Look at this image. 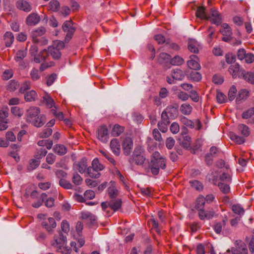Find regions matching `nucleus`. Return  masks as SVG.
<instances>
[{"label":"nucleus","mask_w":254,"mask_h":254,"mask_svg":"<svg viewBox=\"0 0 254 254\" xmlns=\"http://www.w3.org/2000/svg\"><path fill=\"white\" fill-rule=\"evenodd\" d=\"M198 42L195 40H190L188 43V49L190 51L193 53H197L198 52Z\"/></svg>","instance_id":"nucleus-28"},{"label":"nucleus","mask_w":254,"mask_h":254,"mask_svg":"<svg viewBox=\"0 0 254 254\" xmlns=\"http://www.w3.org/2000/svg\"><path fill=\"white\" fill-rule=\"evenodd\" d=\"M82 181V178L76 172H74L72 174V182L74 185L76 186L80 185Z\"/></svg>","instance_id":"nucleus-42"},{"label":"nucleus","mask_w":254,"mask_h":254,"mask_svg":"<svg viewBox=\"0 0 254 254\" xmlns=\"http://www.w3.org/2000/svg\"><path fill=\"white\" fill-rule=\"evenodd\" d=\"M41 225L50 233H52L53 229L56 227L57 224L54 218L50 217L48 220L43 221Z\"/></svg>","instance_id":"nucleus-13"},{"label":"nucleus","mask_w":254,"mask_h":254,"mask_svg":"<svg viewBox=\"0 0 254 254\" xmlns=\"http://www.w3.org/2000/svg\"><path fill=\"white\" fill-rule=\"evenodd\" d=\"M27 55L26 50H19L17 52L15 57V60L16 62L22 61Z\"/></svg>","instance_id":"nucleus-52"},{"label":"nucleus","mask_w":254,"mask_h":254,"mask_svg":"<svg viewBox=\"0 0 254 254\" xmlns=\"http://www.w3.org/2000/svg\"><path fill=\"white\" fill-rule=\"evenodd\" d=\"M242 117L243 119H251L252 121H249L250 122L254 123V108H251L246 112H244L242 114Z\"/></svg>","instance_id":"nucleus-33"},{"label":"nucleus","mask_w":254,"mask_h":254,"mask_svg":"<svg viewBox=\"0 0 254 254\" xmlns=\"http://www.w3.org/2000/svg\"><path fill=\"white\" fill-rule=\"evenodd\" d=\"M170 124V121L167 118L161 116V120L158 123V127L162 132H166L168 130V127Z\"/></svg>","instance_id":"nucleus-19"},{"label":"nucleus","mask_w":254,"mask_h":254,"mask_svg":"<svg viewBox=\"0 0 254 254\" xmlns=\"http://www.w3.org/2000/svg\"><path fill=\"white\" fill-rule=\"evenodd\" d=\"M190 183L192 188L197 190H201L203 189L202 184L197 180L190 181Z\"/></svg>","instance_id":"nucleus-58"},{"label":"nucleus","mask_w":254,"mask_h":254,"mask_svg":"<svg viewBox=\"0 0 254 254\" xmlns=\"http://www.w3.org/2000/svg\"><path fill=\"white\" fill-rule=\"evenodd\" d=\"M40 163V160L36 159H32L29 160L27 166V170L28 171H32L37 168Z\"/></svg>","instance_id":"nucleus-32"},{"label":"nucleus","mask_w":254,"mask_h":254,"mask_svg":"<svg viewBox=\"0 0 254 254\" xmlns=\"http://www.w3.org/2000/svg\"><path fill=\"white\" fill-rule=\"evenodd\" d=\"M110 147L112 152L119 155L121 152L120 144L117 139H113L110 142Z\"/></svg>","instance_id":"nucleus-21"},{"label":"nucleus","mask_w":254,"mask_h":254,"mask_svg":"<svg viewBox=\"0 0 254 254\" xmlns=\"http://www.w3.org/2000/svg\"><path fill=\"white\" fill-rule=\"evenodd\" d=\"M40 110L39 108L36 107H30L27 111V122H32L34 119H36L39 114Z\"/></svg>","instance_id":"nucleus-14"},{"label":"nucleus","mask_w":254,"mask_h":254,"mask_svg":"<svg viewBox=\"0 0 254 254\" xmlns=\"http://www.w3.org/2000/svg\"><path fill=\"white\" fill-rule=\"evenodd\" d=\"M30 77L33 81H36L41 77L40 72L36 68H33L30 73Z\"/></svg>","instance_id":"nucleus-48"},{"label":"nucleus","mask_w":254,"mask_h":254,"mask_svg":"<svg viewBox=\"0 0 254 254\" xmlns=\"http://www.w3.org/2000/svg\"><path fill=\"white\" fill-rule=\"evenodd\" d=\"M226 220H227V219H226L225 220L223 219L222 222L216 223L214 225L213 228L214 231L217 234L221 233V232L222 231V228L226 225Z\"/></svg>","instance_id":"nucleus-37"},{"label":"nucleus","mask_w":254,"mask_h":254,"mask_svg":"<svg viewBox=\"0 0 254 254\" xmlns=\"http://www.w3.org/2000/svg\"><path fill=\"white\" fill-rule=\"evenodd\" d=\"M46 32V29L44 27H40L31 32V36L32 38L33 42H38L39 37L43 35Z\"/></svg>","instance_id":"nucleus-18"},{"label":"nucleus","mask_w":254,"mask_h":254,"mask_svg":"<svg viewBox=\"0 0 254 254\" xmlns=\"http://www.w3.org/2000/svg\"><path fill=\"white\" fill-rule=\"evenodd\" d=\"M167 165L166 159L160 155L158 151H155L152 154L148 167L153 175L159 173L160 169L164 170Z\"/></svg>","instance_id":"nucleus-1"},{"label":"nucleus","mask_w":254,"mask_h":254,"mask_svg":"<svg viewBox=\"0 0 254 254\" xmlns=\"http://www.w3.org/2000/svg\"><path fill=\"white\" fill-rule=\"evenodd\" d=\"M47 195L46 193H42L41 194L40 199L38 200L37 202L33 203L32 206L34 208H38L41 206L44 201L47 199Z\"/></svg>","instance_id":"nucleus-47"},{"label":"nucleus","mask_w":254,"mask_h":254,"mask_svg":"<svg viewBox=\"0 0 254 254\" xmlns=\"http://www.w3.org/2000/svg\"><path fill=\"white\" fill-rule=\"evenodd\" d=\"M11 113L14 115L18 117H21L23 115V110L19 107L14 106L11 108Z\"/></svg>","instance_id":"nucleus-63"},{"label":"nucleus","mask_w":254,"mask_h":254,"mask_svg":"<svg viewBox=\"0 0 254 254\" xmlns=\"http://www.w3.org/2000/svg\"><path fill=\"white\" fill-rule=\"evenodd\" d=\"M171 56L166 53H161L158 57V62L160 64H167L170 62Z\"/></svg>","instance_id":"nucleus-27"},{"label":"nucleus","mask_w":254,"mask_h":254,"mask_svg":"<svg viewBox=\"0 0 254 254\" xmlns=\"http://www.w3.org/2000/svg\"><path fill=\"white\" fill-rule=\"evenodd\" d=\"M205 203V197L203 196H199L195 201V207L197 210H200L204 208V206Z\"/></svg>","instance_id":"nucleus-41"},{"label":"nucleus","mask_w":254,"mask_h":254,"mask_svg":"<svg viewBox=\"0 0 254 254\" xmlns=\"http://www.w3.org/2000/svg\"><path fill=\"white\" fill-rule=\"evenodd\" d=\"M230 137L231 140L239 144H241L245 142V138L243 137L239 136L233 132L230 133Z\"/></svg>","instance_id":"nucleus-44"},{"label":"nucleus","mask_w":254,"mask_h":254,"mask_svg":"<svg viewBox=\"0 0 254 254\" xmlns=\"http://www.w3.org/2000/svg\"><path fill=\"white\" fill-rule=\"evenodd\" d=\"M31 83L29 80H27L22 83L19 88V92L21 93H23L25 91L29 90L31 88Z\"/></svg>","instance_id":"nucleus-53"},{"label":"nucleus","mask_w":254,"mask_h":254,"mask_svg":"<svg viewBox=\"0 0 254 254\" xmlns=\"http://www.w3.org/2000/svg\"><path fill=\"white\" fill-rule=\"evenodd\" d=\"M133 145V141L131 138L127 137L124 139L122 143V148L125 155L127 156L130 154L132 149Z\"/></svg>","instance_id":"nucleus-10"},{"label":"nucleus","mask_w":254,"mask_h":254,"mask_svg":"<svg viewBox=\"0 0 254 254\" xmlns=\"http://www.w3.org/2000/svg\"><path fill=\"white\" fill-rule=\"evenodd\" d=\"M53 151L55 153L62 156L67 152V149L63 144H57L54 146Z\"/></svg>","instance_id":"nucleus-31"},{"label":"nucleus","mask_w":254,"mask_h":254,"mask_svg":"<svg viewBox=\"0 0 254 254\" xmlns=\"http://www.w3.org/2000/svg\"><path fill=\"white\" fill-rule=\"evenodd\" d=\"M231 251L232 254H248V249L246 244L241 240H237L235 242V247L231 248ZM227 252H230L228 249Z\"/></svg>","instance_id":"nucleus-6"},{"label":"nucleus","mask_w":254,"mask_h":254,"mask_svg":"<svg viewBox=\"0 0 254 254\" xmlns=\"http://www.w3.org/2000/svg\"><path fill=\"white\" fill-rule=\"evenodd\" d=\"M178 108L177 105H169L162 112L161 116L169 120H174L179 115Z\"/></svg>","instance_id":"nucleus-4"},{"label":"nucleus","mask_w":254,"mask_h":254,"mask_svg":"<svg viewBox=\"0 0 254 254\" xmlns=\"http://www.w3.org/2000/svg\"><path fill=\"white\" fill-rule=\"evenodd\" d=\"M36 127H41L46 123V118L44 115H40L36 119H33V121L29 122Z\"/></svg>","instance_id":"nucleus-29"},{"label":"nucleus","mask_w":254,"mask_h":254,"mask_svg":"<svg viewBox=\"0 0 254 254\" xmlns=\"http://www.w3.org/2000/svg\"><path fill=\"white\" fill-rule=\"evenodd\" d=\"M108 192L109 197L112 199L116 198L118 195V190L114 186L109 187Z\"/></svg>","instance_id":"nucleus-56"},{"label":"nucleus","mask_w":254,"mask_h":254,"mask_svg":"<svg viewBox=\"0 0 254 254\" xmlns=\"http://www.w3.org/2000/svg\"><path fill=\"white\" fill-rule=\"evenodd\" d=\"M237 92V90L235 85H232L229 92H228V99L230 101H232L234 100L236 97V95Z\"/></svg>","instance_id":"nucleus-54"},{"label":"nucleus","mask_w":254,"mask_h":254,"mask_svg":"<svg viewBox=\"0 0 254 254\" xmlns=\"http://www.w3.org/2000/svg\"><path fill=\"white\" fill-rule=\"evenodd\" d=\"M238 129L244 135L247 136L249 135V127L247 126L244 124L240 125L238 126Z\"/></svg>","instance_id":"nucleus-60"},{"label":"nucleus","mask_w":254,"mask_h":254,"mask_svg":"<svg viewBox=\"0 0 254 254\" xmlns=\"http://www.w3.org/2000/svg\"><path fill=\"white\" fill-rule=\"evenodd\" d=\"M92 167L99 171L103 170L104 168V166L100 163L98 159L97 158H95L92 161Z\"/></svg>","instance_id":"nucleus-57"},{"label":"nucleus","mask_w":254,"mask_h":254,"mask_svg":"<svg viewBox=\"0 0 254 254\" xmlns=\"http://www.w3.org/2000/svg\"><path fill=\"white\" fill-rule=\"evenodd\" d=\"M192 108L189 104H183L180 107V111L183 114L189 115L192 112Z\"/></svg>","instance_id":"nucleus-36"},{"label":"nucleus","mask_w":254,"mask_h":254,"mask_svg":"<svg viewBox=\"0 0 254 254\" xmlns=\"http://www.w3.org/2000/svg\"><path fill=\"white\" fill-rule=\"evenodd\" d=\"M40 21V17L36 13H32L26 18V23L29 26H33L38 24Z\"/></svg>","instance_id":"nucleus-17"},{"label":"nucleus","mask_w":254,"mask_h":254,"mask_svg":"<svg viewBox=\"0 0 254 254\" xmlns=\"http://www.w3.org/2000/svg\"><path fill=\"white\" fill-rule=\"evenodd\" d=\"M244 78L248 82L254 84V73L247 72L244 74Z\"/></svg>","instance_id":"nucleus-61"},{"label":"nucleus","mask_w":254,"mask_h":254,"mask_svg":"<svg viewBox=\"0 0 254 254\" xmlns=\"http://www.w3.org/2000/svg\"><path fill=\"white\" fill-rule=\"evenodd\" d=\"M232 181L231 177L227 173H223L219 178V182L218 183H223L226 184H230Z\"/></svg>","instance_id":"nucleus-49"},{"label":"nucleus","mask_w":254,"mask_h":254,"mask_svg":"<svg viewBox=\"0 0 254 254\" xmlns=\"http://www.w3.org/2000/svg\"><path fill=\"white\" fill-rule=\"evenodd\" d=\"M87 174L89 176L93 178H98L100 176V173L98 170H96L92 167L87 168Z\"/></svg>","instance_id":"nucleus-45"},{"label":"nucleus","mask_w":254,"mask_h":254,"mask_svg":"<svg viewBox=\"0 0 254 254\" xmlns=\"http://www.w3.org/2000/svg\"><path fill=\"white\" fill-rule=\"evenodd\" d=\"M188 67L192 69L197 70L201 68V66L198 63V58L195 55H191L190 56V60L187 62Z\"/></svg>","instance_id":"nucleus-15"},{"label":"nucleus","mask_w":254,"mask_h":254,"mask_svg":"<svg viewBox=\"0 0 254 254\" xmlns=\"http://www.w3.org/2000/svg\"><path fill=\"white\" fill-rule=\"evenodd\" d=\"M63 30L66 32V39H70L73 34L75 31V28L73 26V23L71 20L66 21L63 25Z\"/></svg>","instance_id":"nucleus-7"},{"label":"nucleus","mask_w":254,"mask_h":254,"mask_svg":"<svg viewBox=\"0 0 254 254\" xmlns=\"http://www.w3.org/2000/svg\"><path fill=\"white\" fill-rule=\"evenodd\" d=\"M124 130V127L120 125H115L112 130V134L114 136H119Z\"/></svg>","instance_id":"nucleus-39"},{"label":"nucleus","mask_w":254,"mask_h":254,"mask_svg":"<svg viewBox=\"0 0 254 254\" xmlns=\"http://www.w3.org/2000/svg\"><path fill=\"white\" fill-rule=\"evenodd\" d=\"M185 63L184 60L179 56H175L170 59V64L173 65H181Z\"/></svg>","instance_id":"nucleus-35"},{"label":"nucleus","mask_w":254,"mask_h":254,"mask_svg":"<svg viewBox=\"0 0 254 254\" xmlns=\"http://www.w3.org/2000/svg\"><path fill=\"white\" fill-rule=\"evenodd\" d=\"M232 210L234 213L240 215H243L245 212L244 208L239 204L233 205Z\"/></svg>","instance_id":"nucleus-50"},{"label":"nucleus","mask_w":254,"mask_h":254,"mask_svg":"<svg viewBox=\"0 0 254 254\" xmlns=\"http://www.w3.org/2000/svg\"><path fill=\"white\" fill-rule=\"evenodd\" d=\"M44 101L46 102L47 105L49 108H51L54 106L55 102L52 97L49 95H45L43 97Z\"/></svg>","instance_id":"nucleus-59"},{"label":"nucleus","mask_w":254,"mask_h":254,"mask_svg":"<svg viewBox=\"0 0 254 254\" xmlns=\"http://www.w3.org/2000/svg\"><path fill=\"white\" fill-rule=\"evenodd\" d=\"M64 47V43L63 41L56 40L51 46L48 47L49 53L54 59L59 60L61 57L60 51Z\"/></svg>","instance_id":"nucleus-3"},{"label":"nucleus","mask_w":254,"mask_h":254,"mask_svg":"<svg viewBox=\"0 0 254 254\" xmlns=\"http://www.w3.org/2000/svg\"><path fill=\"white\" fill-rule=\"evenodd\" d=\"M208 19H210L212 24L217 26L220 25L222 23V17L218 11L214 9H211L210 16H208Z\"/></svg>","instance_id":"nucleus-11"},{"label":"nucleus","mask_w":254,"mask_h":254,"mask_svg":"<svg viewBox=\"0 0 254 254\" xmlns=\"http://www.w3.org/2000/svg\"><path fill=\"white\" fill-rule=\"evenodd\" d=\"M16 7L20 10L28 12L32 10L30 4L24 0H18L16 2Z\"/></svg>","instance_id":"nucleus-16"},{"label":"nucleus","mask_w":254,"mask_h":254,"mask_svg":"<svg viewBox=\"0 0 254 254\" xmlns=\"http://www.w3.org/2000/svg\"><path fill=\"white\" fill-rule=\"evenodd\" d=\"M87 160L86 158H82L79 161L74 163L73 168L75 171H78L80 173L83 174L85 172L87 167Z\"/></svg>","instance_id":"nucleus-9"},{"label":"nucleus","mask_w":254,"mask_h":254,"mask_svg":"<svg viewBox=\"0 0 254 254\" xmlns=\"http://www.w3.org/2000/svg\"><path fill=\"white\" fill-rule=\"evenodd\" d=\"M146 160L144 150L141 146H138L135 148L131 157L129 159L130 164L134 163L136 165H142Z\"/></svg>","instance_id":"nucleus-2"},{"label":"nucleus","mask_w":254,"mask_h":254,"mask_svg":"<svg viewBox=\"0 0 254 254\" xmlns=\"http://www.w3.org/2000/svg\"><path fill=\"white\" fill-rule=\"evenodd\" d=\"M3 39L5 43V45L7 47L11 46L14 41V36L11 32H6L3 35Z\"/></svg>","instance_id":"nucleus-24"},{"label":"nucleus","mask_w":254,"mask_h":254,"mask_svg":"<svg viewBox=\"0 0 254 254\" xmlns=\"http://www.w3.org/2000/svg\"><path fill=\"white\" fill-rule=\"evenodd\" d=\"M59 185L64 189L69 190L73 189V185L68 181L64 179L59 181Z\"/></svg>","instance_id":"nucleus-46"},{"label":"nucleus","mask_w":254,"mask_h":254,"mask_svg":"<svg viewBox=\"0 0 254 254\" xmlns=\"http://www.w3.org/2000/svg\"><path fill=\"white\" fill-rule=\"evenodd\" d=\"M50 10L53 11H57L59 10L60 4L57 0H52L49 3Z\"/></svg>","instance_id":"nucleus-51"},{"label":"nucleus","mask_w":254,"mask_h":254,"mask_svg":"<svg viewBox=\"0 0 254 254\" xmlns=\"http://www.w3.org/2000/svg\"><path fill=\"white\" fill-rule=\"evenodd\" d=\"M19 84L17 81L12 80L9 82L7 85V89L10 91H14L19 87Z\"/></svg>","instance_id":"nucleus-55"},{"label":"nucleus","mask_w":254,"mask_h":254,"mask_svg":"<svg viewBox=\"0 0 254 254\" xmlns=\"http://www.w3.org/2000/svg\"><path fill=\"white\" fill-rule=\"evenodd\" d=\"M196 16L200 19H208V17L205 11V8L203 6H199L196 12Z\"/></svg>","instance_id":"nucleus-38"},{"label":"nucleus","mask_w":254,"mask_h":254,"mask_svg":"<svg viewBox=\"0 0 254 254\" xmlns=\"http://www.w3.org/2000/svg\"><path fill=\"white\" fill-rule=\"evenodd\" d=\"M98 138L103 142L106 143L109 138L108 129L105 125L101 126L97 129Z\"/></svg>","instance_id":"nucleus-8"},{"label":"nucleus","mask_w":254,"mask_h":254,"mask_svg":"<svg viewBox=\"0 0 254 254\" xmlns=\"http://www.w3.org/2000/svg\"><path fill=\"white\" fill-rule=\"evenodd\" d=\"M182 123L185 126L190 127L191 128L195 127L197 130L201 128V123L199 120H196L194 122L183 117L181 120Z\"/></svg>","instance_id":"nucleus-12"},{"label":"nucleus","mask_w":254,"mask_h":254,"mask_svg":"<svg viewBox=\"0 0 254 254\" xmlns=\"http://www.w3.org/2000/svg\"><path fill=\"white\" fill-rule=\"evenodd\" d=\"M213 183L215 185H217L219 187L220 191L225 194H227L230 192V188L229 186L230 184L223 183H217V181L213 180Z\"/></svg>","instance_id":"nucleus-25"},{"label":"nucleus","mask_w":254,"mask_h":254,"mask_svg":"<svg viewBox=\"0 0 254 254\" xmlns=\"http://www.w3.org/2000/svg\"><path fill=\"white\" fill-rule=\"evenodd\" d=\"M189 77L192 81L196 82L199 81L202 78L201 74L199 72L196 71H191L189 75Z\"/></svg>","instance_id":"nucleus-43"},{"label":"nucleus","mask_w":254,"mask_h":254,"mask_svg":"<svg viewBox=\"0 0 254 254\" xmlns=\"http://www.w3.org/2000/svg\"><path fill=\"white\" fill-rule=\"evenodd\" d=\"M180 141V144L181 145L186 149L189 148L191 144V138L190 137L186 134L182 133V138L179 139Z\"/></svg>","instance_id":"nucleus-26"},{"label":"nucleus","mask_w":254,"mask_h":254,"mask_svg":"<svg viewBox=\"0 0 254 254\" xmlns=\"http://www.w3.org/2000/svg\"><path fill=\"white\" fill-rule=\"evenodd\" d=\"M172 75L174 79L178 80H182L185 76L184 72L180 69H177L173 70Z\"/></svg>","instance_id":"nucleus-34"},{"label":"nucleus","mask_w":254,"mask_h":254,"mask_svg":"<svg viewBox=\"0 0 254 254\" xmlns=\"http://www.w3.org/2000/svg\"><path fill=\"white\" fill-rule=\"evenodd\" d=\"M49 55V49H44L37 56H35L34 61L36 63H40L42 61H46Z\"/></svg>","instance_id":"nucleus-20"},{"label":"nucleus","mask_w":254,"mask_h":254,"mask_svg":"<svg viewBox=\"0 0 254 254\" xmlns=\"http://www.w3.org/2000/svg\"><path fill=\"white\" fill-rule=\"evenodd\" d=\"M109 207L115 212L121 207L122 201L120 198L112 199L109 201Z\"/></svg>","instance_id":"nucleus-22"},{"label":"nucleus","mask_w":254,"mask_h":254,"mask_svg":"<svg viewBox=\"0 0 254 254\" xmlns=\"http://www.w3.org/2000/svg\"><path fill=\"white\" fill-rule=\"evenodd\" d=\"M220 33L222 35V41L226 42H229L233 39L232 30L228 24L224 23L221 25L219 30Z\"/></svg>","instance_id":"nucleus-5"},{"label":"nucleus","mask_w":254,"mask_h":254,"mask_svg":"<svg viewBox=\"0 0 254 254\" xmlns=\"http://www.w3.org/2000/svg\"><path fill=\"white\" fill-rule=\"evenodd\" d=\"M37 94L35 90H32L24 94V99L26 102L34 101L37 98Z\"/></svg>","instance_id":"nucleus-30"},{"label":"nucleus","mask_w":254,"mask_h":254,"mask_svg":"<svg viewBox=\"0 0 254 254\" xmlns=\"http://www.w3.org/2000/svg\"><path fill=\"white\" fill-rule=\"evenodd\" d=\"M100 152L106 158H107L110 163H111L113 165H115L116 164V162L114 159L111 156V154L107 151L104 150H100Z\"/></svg>","instance_id":"nucleus-62"},{"label":"nucleus","mask_w":254,"mask_h":254,"mask_svg":"<svg viewBox=\"0 0 254 254\" xmlns=\"http://www.w3.org/2000/svg\"><path fill=\"white\" fill-rule=\"evenodd\" d=\"M53 130L51 128H46L44 129L40 134L39 136L41 138H47L52 133Z\"/></svg>","instance_id":"nucleus-64"},{"label":"nucleus","mask_w":254,"mask_h":254,"mask_svg":"<svg viewBox=\"0 0 254 254\" xmlns=\"http://www.w3.org/2000/svg\"><path fill=\"white\" fill-rule=\"evenodd\" d=\"M240 70V65L238 64L235 63L233 65H231L229 68V71L230 73L232 75L234 78L237 77L238 73Z\"/></svg>","instance_id":"nucleus-40"},{"label":"nucleus","mask_w":254,"mask_h":254,"mask_svg":"<svg viewBox=\"0 0 254 254\" xmlns=\"http://www.w3.org/2000/svg\"><path fill=\"white\" fill-rule=\"evenodd\" d=\"M55 242L53 243V246L59 247L60 249H62L66 240V236H64L61 232L59 233L58 238L55 237Z\"/></svg>","instance_id":"nucleus-23"}]
</instances>
